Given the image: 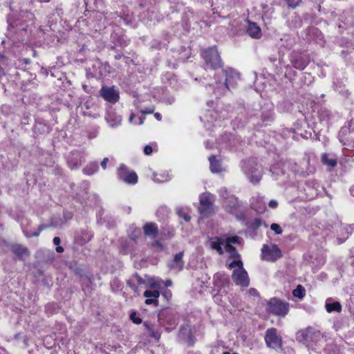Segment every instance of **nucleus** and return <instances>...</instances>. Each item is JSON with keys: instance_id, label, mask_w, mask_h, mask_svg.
<instances>
[{"instance_id": "680f3d73", "label": "nucleus", "mask_w": 354, "mask_h": 354, "mask_svg": "<svg viewBox=\"0 0 354 354\" xmlns=\"http://www.w3.org/2000/svg\"><path fill=\"white\" fill-rule=\"evenodd\" d=\"M109 162V158H104L102 161L101 162V167H102V169L104 170H105L106 169V164L107 162Z\"/></svg>"}, {"instance_id": "423d86ee", "label": "nucleus", "mask_w": 354, "mask_h": 354, "mask_svg": "<svg viewBox=\"0 0 354 354\" xmlns=\"http://www.w3.org/2000/svg\"><path fill=\"white\" fill-rule=\"evenodd\" d=\"M178 320V314L172 309H163L160 311L158 315L159 325L164 327L167 332L176 328Z\"/></svg>"}, {"instance_id": "f03ea898", "label": "nucleus", "mask_w": 354, "mask_h": 354, "mask_svg": "<svg viewBox=\"0 0 354 354\" xmlns=\"http://www.w3.org/2000/svg\"><path fill=\"white\" fill-rule=\"evenodd\" d=\"M296 339L306 346L312 347L313 348L314 346H321L326 341L324 334L311 326L297 332Z\"/></svg>"}, {"instance_id": "f8f14e48", "label": "nucleus", "mask_w": 354, "mask_h": 354, "mask_svg": "<svg viewBox=\"0 0 354 354\" xmlns=\"http://www.w3.org/2000/svg\"><path fill=\"white\" fill-rule=\"evenodd\" d=\"M100 93L104 100L109 102L115 104L119 100V91L114 86L111 87L103 86Z\"/></svg>"}, {"instance_id": "37998d69", "label": "nucleus", "mask_w": 354, "mask_h": 354, "mask_svg": "<svg viewBox=\"0 0 354 354\" xmlns=\"http://www.w3.org/2000/svg\"><path fill=\"white\" fill-rule=\"evenodd\" d=\"M270 229L275 232L276 234H281L282 233V229L279 225L277 223H272L270 225Z\"/></svg>"}, {"instance_id": "0e129e2a", "label": "nucleus", "mask_w": 354, "mask_h": 354, "mask_svg": "<svg viewBox=\"0 0 354 354\" xmlns=\"http://www.w3.org/2000/svg\"><path fill=\"white\" fill-rule=\"evenodd\" d=\"M153 180L154 182L156 183H162L164 181H167V179H165V180H161L160 178H158L157 177V174H154L153 175Z\"/></svg>"}, {"instance_id": "4468645a", "label": "nucleus", "mask_w": 354, "mask_h": 354, "mask_svg": "<svg viewBox=\"0 0 354 354\" xmlns=\"http://www.w3.org/2000/svg\"><path fill=\"white\" fill-rule=\"evenodd\" d=\"M292 66L298 70H304L309 63L308 57L301 54H294L290 59Z\"/></svg>"}, {"instance_id": "c85d7f7f", "label": "nucleus", "mask_w": 354, "mask_h": 354, "mask_svg": "<svg viewBox=\"0 0 354 354\" xmlns=\"http://www.w3.org/2000/svg\"><path fill=\"white\" fill-rule=\"evenodd\" d=\"M210 163V170L212 173H218L221 171V167L219 161L216 159L215 156H212L209 158Z\"/></svg>"}, {"instance_id": "774afa93", "label": "nucleus", "mask_w": 354, "mask_h": 354, "mask_svg": "<svg viewBox=\"0 0 354 354\" xmlns=\"http://www.w3.org/2000/svg\"><path fill=\"white\" fill-rule=\"evenodd\" d=\"M56 252L58 253H62L64 252V248L62 246L57 245L56 248Z\"/></svg>"}, {"instance_id": "7c9ffc66", "label": "nucleus", "mask_w": 354, "mask_h": 354, "mask_svg": "<svg viewBox=\"0 0 354 354\" xmlns=\"http://www.w3.org/2000/svg\"><path fill=\"white\" fill-rule=\"evenodd\" d=\"M294 297L303 299L306 296V290L301 285H298L295 290L292 291Z\"/></svg>"}, {"instance_id": "6ab92c4d", "label": "nucleus", "mask_w": 354, "mask_h": 354, "mask_svg": "<svg viewBox=\"0 0 354 354\" xmlns=\"http://www.w3.org/2000/svg\"><path fill=\"white\" fill-rule=\"evenodd\" d=\"M223 205L227 212L232 214L239 207L238 199L234 196L226 197L225 200L223 201Z\"/></svg>"}, {"instance_id": "9d476101", "label": "nucleus", "mask_w": 354, "mask_h": 354, "mask_svg": "<svg viewBox=\"0 0 354 354\" xmlns=\"http://www.w3.org/2000/svg\"><path fill=\"white\" fill-rule=\"evenodd\" d=\"M213 195L209 193H203L200 195V207L198 208L199 212L204 216H208L212 211V199Z\"/></svg>"}, {"instance_id": "ea45409f", "label": "nucleus", "mask_w": 354, "mask_h": 354, "mask_svg": "<svg viewBox=\"0 0 354 354\" xmlns=\"http://www.w3.org/2000/svg\"><path fill=\"white\" fill-rule=\"evenodd\" d=\"M144 296L145 297H150V298H154V299H158V298L160 296V292L157 290H147L144 292Z\"/></svg>"}, {"instance_id": "6e6d98bb", "label": "nucleus", "mask_w": 354, "mask_h": 354, "mask_svg": "<svg viewBox=\"0 0 354 354\" xmlns=\"http://www.w3.org/2000/svg\"><path fill=\"white\" fill-rule=\"evenodd\" d=\"M263 121H270L272 119V113L269 111L266 115H262Z\"/></svg>"}, {"instance_id": "0eeeda50", "label": "nucleus", "mask_w": 354, "mask_h": 354, "mask_svg": "<svg viewBox=\"0 0 354 354\" xmlns=\"http://www.w3.org/2000/svg\"><path fill=\"white\" fill-rule=\"evenodd\" d=\"M266 310L274 315L284 317L289 311V304L277 298H272L267 304Z\"/></svg>"}, {"instance_id": "4d7b16f0", "label": "nucleus", "mask_w": 354, "mask_h": 354, "mask_svg": "<svg viewBox=\"0 0 354 354\" xmlns=\"http://www.w3.org/2000/svg\"><path fill=\"white\" fill-rule=\"evenodd\" d=\"M153 111H154V108L153 106L146 108V109L141 110V113H144V114H150V113H153Z\"/></svg>"}, {"instance_id": "de8ad7c7", "label": "nucleus", "mask_w": 354, "mask_h": 354, "mask_svg": "<svg viewBox=\"0 0 354 354\" xmlns=\"http://www.w3.org/2000/svg\"><path fill=\"white\" fill-rule=\"evenodd\" d=\"M83 108H85L86 110L93 108L94 110H95L97 107V106L94 105L91 102L86 101L84 103L82 109Z\"/></svg>"}, {"instance_id": "338daca9", "label": "nucleus", "mask_w": 354, "mask_h": 354, "mask_svg": "<svg viewBox=\"0 0 354 354\" xmlns=\"http://www.w3.org/2000/svg\"><path fill=\"white\" fill-rule=\"evenodd\" d=\"M131 239L134 241H136V239H138V235L136 233H132L130 236Z\"/></svg>"}, {"instance_id": "f3484780", "label": "nucleus", "mask_w": 354, "mask_h": 354, "mask_svg": "<svg viewBox=\"0 0 354 354\" xmlns=\"http://www.w3.org/2000/svg\"><path fill=\"white\" fill-rule=\"evenodd\" d=\"M209 246L212 249L215 250L220 255L224 253L223 246L225 247L224 238L223 237H212L209 241Z\"/></svg>"}, {"instance_id": "4be33fe9", "label": "nucleus", "mask_w": 354, "mask_h": 354, "mask_svg": "<svg viewBox=\"0 0 354 354\" xmlns=\"http://www.w3.org/2000/svg\"><path fill=\"white\" fill-rule=\"evenodd\" d=\"M322 162L329 167H335L337 165V157L334 154L324 153L321 157Z\"/></svg>"}, {"instance_id": "5701e85b", "label": "nucleus", "mask_w": 354, "mask_h": 354, "mask_svg": "<svg viewBox=\"0 0 354 354\" xmlns=\"http://www.w3.org/2000/svg\"><path fill=\"white\" fill-rule=\"evenodd\" d=\"M326 310L328 313L332 312L340 313L342 311V305L339 301H333L331 298H328L325 304Z\"/></svg>"}, {"instance_id": "3c124183", "label": "nucleus", "mask_w": 354, "mask_h": 354, "mask_svg": "<svg viewBox=\"0 0 354 354\" xmlns=\"http://www.w3.org/2000/svg\"><path fill=\"white\" fill-rule=\"evenodd\" d=\"M130 317H131V319L132 320V322H133L134 324H141V322H142V319H141V318H140V317H136V313H132L130 315Z\"/></svg>"}, {"instance_id": "412c9836", "label": "nucleus", "mask_w": 354, "mask_h": 354, "mask_svg": "<svg viewBox=\"0 0 354 354\" xmlns=\"http://www.w3.org/2000/svg\"><path fill=\"white\" fill-rule=\"evenodd\" d=\"M144 232L146 236H151L152 239L157 237L158 228L156 224L153 223H147L143 227Z\"/></svg>"}, {"instance_id": "473e14b6", "label": "nucleus", "mask_w": 354, "mask_h": 354, "mask_svg": "<svg viewBox=\"0 0 354 354\" xmlns=\"http://www.w3.org/2000/svg\"><path fill=\"white\" fill-rule=\"evenodd\" d=\"M319 116L321 120H329L332 117L331 111L327 109H322L319 111Z\"/></svg>"}, {"instance_id": "864d4df0", "label": "nucleus", "mask_w": 354, "mask_h": 354, "mask_svg": "<svg viewBox=\"0 0 354 354\" xmlns=\"http://www.w3.org/2000/svg\"><path fill=\"white\" fill-rule=\"evenodd\" d=\"M158 303V299H154V298L147 297V299L145 300V304H147V305L153 304L156 306H157Z\"/></svg>"}, {"instance_id": "2eb2a0df", "label": "nucleus", "mask_w": 354, "mask_h": 354, "mask_svg": "<svg viewBox=\"0 0 354 354\" xmlns=\"http://www.w3.org/2000/svg\"><path fill=\"white\" fill-rule=\"evenodd\" d=\"M252 208L254 209L257 213H263L267 207L266 203L263 196L256 195L252 197L250 200Z\"/></svg>"}, {"instance_id": "e433bc0d", "label": "nucleus", "mask_w": 354, "mask_h": 354, "mask_svg": "<svg viewBox=\"0 0 354 354\" xmlns=\"http://www.w3.org/2000/svg\"><path fill=\"white\" fill-rule=\"evenodd\" d=\"M224 243L225 245L233 246L232 244L240 243V238L237 236H232L224 239Z\"/></svg>"}, {"instance_id": "a878e982", "label": "nucleus", "mask_w": 354, "mask_h": 354, "mask_svg": "<svg viewBox=\"0 0 354 354\" xmlns=\"http://www.w3.org/2000/svg\"><path fill=\"white\" fill-rule=\"evenodd\" d=\"M12 250L19 257H23L24 256L29 255L28 249L19 244H15L12 245Z\"/></svg>"}, {"instance_id": "dca6fc26", "label": "nucleus", "mask_w": 354, "mask_h": 354, "mask_svg": "<svg viewBox=\"0 0 354 354\" xmlns=\"http://www.w3.org/2000/svg\"><path fill=\"white\" fill-rule=\"evenodd\" d=\"M93 237V234L91 231L82 230L77 232L75 236V243L83 245L88 243Z\"/></svg>"}, {"instance_id": "bf43d9fd", "label": "nucleus", "mask_w": 354, "mask_h": 354, "mask_svg": "<svg viewBox=\"0 0 354 354\" xmlns=\"http://www.w3.org/2000/svg\"><path fill=\"white\" fill-rule=\"evenodd\" d=\"M153 151L152 147L149 145H147L144 148V152L146 155H150Z\"/></svg>"}, {"instance_id": "cd10ccee", "label": "nucleus", "mask_w": 354, "mask_h": 354, "mask_svg": "<svg viewBox=\"0 0 354 354\" xmlns=\"http://www.w3.org/2000/svg\"><path fill=\"white\" fill-rule=\"evenodd\" d=\"M98 170V164L97 162H92L88 163L84 169L83 173L86 175H93Z\"/></svg>"}, {"instance_id": "2f4dec72", "label": "nucleus", "mask_w": 354, "mask_h": 354, "mask_svg": "<svg viewBox=\"0 0 354 354\" xmlns=\"http://www.w3.org/2000/svg\"><path fill=\"white\" fill-rule=\"evenodd\" d=\"M46 227H47L46 225L41 224V225H40L39 226V227H38L37 231H35L33 232H29L24 230L23 232H24V235L27 238L37 237V236H38L40 234L42 230H44V229H46Z\"/></svg>"}, {"instance_id": "f257e3e1", "label": "nucleus", "mask_w": 354, "mask_h": 354, "mask_svg": "<svg viewBox=\"0 0 354 354\" xmlns=\"http://www.w3.org/2000/svg\"><path fill=\"white\" fill-rule=\"evenodd\" d=\"M222 73L225 77L224 80H216V87L212 88V85L206 86L212 90L216 97L223 95L226 90L230 91L234 88L240 80V74L232 68H227L222 70Z\"/></svg>"}, {"instance_id": "13d9d810", "label": "nucleus", "mask_w": 354, "mask_h": 354, "mask_svg": "<svg viewBox=\"0 0 354 354\" xmlns=\"http://www.w3.org/2000/svg\"><path fill=\"white\" fill-rule=\"evenodd\" d=\"M248 294L250 296L252 297H257L259 295V292L255 288H250L248 290Z\"/></svg>"}, {"instance_id": "9b49d317", "label": "nucleus", "mask_w": 354, "mask_h": 354, "mask_svg": "<svg viewBox=\"0 0 354 354\" xmlns=\"http://www.w3.org/2000/svg\"><path fill=\"white\" fill-rule=\"evenodd\" d=\"M118 177L128 184L134 185L138 182L136 173L130 171L124 164L120 165L118 169Z\"/></svg>"}, {"instance_id": "aec40b11", "label": "nucleus", "mask_w": 354, "mask_h": 354, "mask_svg": "<svg viewBox=\"0 0 354 354\" xmlns=\"http://www.w3.org/2000/svg\"><path fill=\"white\" fill-rule=\"evenodd\" d=\"M183 252H180L174 256V259L169 263L168 266L170 269L176 270L180 271L184 267V261L183 260Z\"/></svg>"}, {"instance_id": "b1692460", "label": "nucleus", "mask_w": 354, "mask_h": 354, "mask_svg": "<svg viewBox=\"0 0 354 354\" xmlns=\"http://www.w3.org/2000/svg\"><path fill=\"white\" fill-rule=\"evenodd\" d=\"M247 32L254 39H259L261 36V28L254 22H249Z\"/></svg>"}, {"instance_id": "ddd939ff", "label": "nucleus", "mask_w": 354, "mask_h": 354, "mask_svg": "<svg viewBox=\"0 0 354 354\" xmlns=\"http://www.w3.org/2000/svg\"><path fill=\"white\" fill-rule=\"evenodd\" d=\"M84 162L83 155L77 151H71L67 158V164L71 169H77Z\"/></svg>"}, {"instance_id": "4c0bfd02", "label": "nucleus", "mask_w": 354, "mask_h": 354, "mask_svg": "<svg viewBox=\"0 0 354 354\" xmlns=\"http://www.w3.org/2000/svg\"><path fill=\"white\" fill-rule=\"evenodd\" d=\"M225 248L226 252L227 253H229L230 256L232 258L239 259V258L240 255H239L238 251L236 250V249L234 246L225 245Z\"/></svg>"}, {"instance_id": "052dcab7", "label": "nucleus", "mask_w": 354, "mask_h": 354, "mask_svg": "<svg viewBox=\"0 0 354 354\" xmlns=\"http://www.w3.org/2000/svg\"><path fill=\"white\" fill-rule=\"evenodd\" d=\"M268 205L270 208H276L278 205V203L275 200H271L269 202Z\"/></svg>"}, {"instance_id": "bb28decb", "label": "nucleus", "mask_w": 354, "mask_h": 354, "mask_svg": "<svg viewBox=\"0 0 354 354\" xmlns=\"http://www.w3.org/2000/svg\"><path fill=\"white\" fill-rule=\"evenodd\" d=\"M263 225L266 228L268 227V225L261 219L258 218H255L248 223V227L253 230H255Z\"/></svg>"}, {"instance_id": "69168bd1", "label": "nucleus", "mask_w": 354, "mask_h": 354, "mask_svg": "<svg viewBox=\"0 0 354 354\" xmlns=\"http://www.w3.org/2000/svg\"><path fill=\"white\" fill-rule=\"evenodd\" d=\"M61 243V239L56 236L53 239V243L55 245H59Z\"/></svg>"}, {"instance_id": "c756f323", "label": "nucleus", "mask_w": 354, "mask_h": 354, "mask_svg": "<svg viewBox=\"0 0 354 354\" xmlns=\"http://www.w3.org/2000/svg\"><path fill=\"white\" fill-rule=\"evenodd\" d=\"M85 4L90 8L97 10L104 6V0H85Z\"/></svg>"}, {"instance_id": "a18cd8bd", "label": "nucleus", "mask_w": 354, "mask_h": 354, "mask_svg": "<svg viewBox=\"0 0 354 354\" xmlns=\"http://www.w3.org/2000/svg\"><path fill=\"white\" fill-rule=\"evenodd\" d=\"M134 279L136 281V283H138V286L141 285H146V281L143 279L140 276H139L138 274H133Z\"/></svg>"}, {"instance_id": "393cba45", "label": "nucleus", "mask_w": 354, "mask_h": 354, "mask_svg": "<svg viewBox=\"0 0 354 354\" xmlns=\"http://www.w3.org/2000/svg\"><path fill=\"white\" fill-rule=\"evenodd\" d=\"M178 337L185 342H189L192 339L191 329L188 325H183L180 326L178 333Z\"/></svg>"}, {"instance_id": "79ce46f5", "label": "nucleus", "mask_w": 354, "mask_h": 354, "mask_svg": "<svg viewBox=\"0 0 354 354\" xmlns=\"http://www.w3.org/2000/svg\"><path fill=\"white\" fill-rule=\"evenodd\" d=\"M152 247L156 248V250L158 252H161L165 250L164 245L161 243L160 241H156L152 243Z\"/></svg>"}, {"instance_id": "603ef678", "label": "nucleus", "mask_w": 354, "mask_h": 354, "mask_svg": "<svg viewBox=\"0 0 354 354\" xmlns=\"http://www.w3.org/2000/svg\"><path fill=\"white\" fill-rule=\"evenodd\" d=\"M84 115L93 118H97L100 116L99 113H92L91 111H84Z\"/></svg>"}, {"instance_id": "a211bd4d", "label": "nucleus", "mask_w": 354, "mask_h": 354, "mask_svg": "<svg viewBox=\"0 0 354 354\" xmlns=\"http://www.w3.org/2000/svg\"><path fill=\"white\" fill-rule=\"evenodd\" d=\"M106 122L111 127H116L120 125L122 117L113 111H109L105 117Z\"/></svg>"}, {"instance_id": "6e6552de", "label": "nucleus", "mask_w": 354, "mask_h": 354, "mask_svg": "<svg viewBox=\"0 0 354 354\" xmlns=\"http://www.w3.org/2000/svg\"><path fill=\"white\" fill-rule=\"evenodd\" d=\"M261 256L264 260L274 262L282 257V252L276 244H264L261 248Z\"/></svg>"}, {"instance_id": "58836bf2", "label": "nucleus", "mask_w": 354, "mask_h": 354, "mask_svg": "<svg viewBox=\"0 0 354 354\" xmlns=\"http://www.w3.org/2000/svg\"><path fill=\"white\" fill-rule=\"evenodd\" d=\"M325 351L328 354H339V350L336 344H328L325 348Z\"/></svg>"}, {"instance_id": "72a5a7b5", "label": "nucleus", "mask_w": 354, "mask_h": 354, "mask_svg": "<svg viewBox=\"0 0 354 354\" xmlns=\"http://www.w3.org/2000/svg\"><path fill=\"white\" fill-rule=\"evenodd\" d=\"M213 279L214 286L217 287L222 286L225 281L224 275L220 273L215 274Z\"/></svg>"}, {"instance_id": "1a4fd4ad", "label": "nucleus", "mask_w": 354, "mask_h": 354, "mask_svg": "<svg viewBox=\"0 0 354 354\" xmlns=\"http://www.w3.org/2000/svg\"><path fill=\"white\" fill-rule=\"evenodd\" d=\"M265 342L266 345L271 348L277 350L281 348V338L277 334V329L268 328L266 332Z\"/></svg>"}, {"instance_id": "20e7f679", "label": "nucleus", "mask_w": 354, "mask_h": 354, "mask_svg": "<svg viewBox=\"0 0 354 354\" xmlns=\"http://www.w3.org/2000/svg\"><path fill=\"white\" fill-rule=\"evenodd\" d=\"M201 57L207 68L216 70L223 66V62L216 46L203 50Z\"/></svg>"}, {"instance_id": "a19ab883", "label": "nucleus", "mask_w": 354, "mask_h": 354, "mask_svg": "<svg viewBox=\"0 0 354 354\" xmlns=\"http://www.w3.org/2000/svg\"><path fill=\"white\" fill-rule=\"evenodd\" d=\"M208 116L212 119V121L224 119L223 116L218 115V113L214 111H208V113L206 114V117Z\"/></svg>"}, {"instance_id": "7ed1b4c3", "label": "nucleus", "mask_w": 354, "mask_h": 354, "mask_svg": "<svg viewBox=\"0 0 354 354\" xmlns=\"http://www.w3.org/2000/svg\"><path fill=\"white\" fill-rule=\"evenodd\" d=\"M228 268L234 269L232 278L236 285L245 288L249 286L250 279L241 259L234 260L229 263Z\"/></svg>"}, {"instance_id": "5fc2aeb1", "label": "nucleus", "mask_w": 354, "mask_h": 354, "mask_svg": "<svg viewBox=\"0 0 354 354\" xmlns=\"http://www.w3.org/2000/svg\"><path fill=\"white\" fill-rule=\"evenodd\" d=\"M111 286L112 288H113L114 286H115L118 290L121 288V284L119 280H118L117 279H114L113 280L111 281Z\"/></svg>"}, {"instance_id": "8fccbe9b", "label": "nucleus", "mask_w": 354, "mask_h": 354, "mask_svg": "<svg viewBox=\"0 0 354 354\" xmlns=\"http://www.w3.org/2000/svg\"><path fill=\"white\" fill-rule=\"evenodd\" d=\"M128 44L127 41L125 40V39L122 37L115 42V46H120L122 47L127 46Z\"/></svg>"}, {"instance_id": "f704fd0d", "label": "nucleus", "mask_w": 354, "mask_h": 354, "mask_svg": "<svg viewBox=\"0 0 354 354\" xmlns=\"http://www.w3.org/2000/svg\"><path fill=\"white\" fill-rule=\"evenodd\" d=\"M176 213L179 217L183 218L186 222H188L191 219V216L184 207L176 208Z\"/></svg>"}, {"instance_id": "c03bdc74", "label": "nucleus", "mask_w": 354, "mask_h": 354, "mask_svg": "<svg viewBox=\"0 0 354 354\" xmlns=\"http://www.w3.org/2000/svg\"><path fill=\"white\" fill-rule=\"evenodd\" d=\"M288 6L292 8H296L301 1V0H286Z\"/></svg>"}, {"instance_id": "c9c22d12", "label": "nucleus", "mask_w": 354, "mask_h": 354, "mask_svg": "<svg viewBox=\"0 0 354 354\" xmlns=\"http://www.w3.org/2000/svg\"><path fill=\"white\" fill-rule=\"evenodd\" d=\"M127 284L129 287L136 293L138 295H140V290L138 289V285L134 279L133 275L127 281Z\"/></svg>"}, {"instance_id": "e2e57ef3", "label": "nucleus", "mask_w": 354, "mask_h": 354, "mask_svg": "<svg viewBox=\"0 0 354 354\" xmlns=\"http://www.w3.org/2000/svg\"><path fill=\"white\" fill-rule=\"evenodd\" d=\"M165 102L169 104H171L175 102V98L173 96L169 97L165 99Z\"/></svg>"}, {"instance_id": "49530a36", "label": "nucleus", "mask_w": 354, "mask_h": 354, "mask_svg": "<svg viewBox=\"0 0 354 354\" xmlns=\"http://www.w3.org/2000/svg\"><path fill=\"white\" fill-rule=\"evenodd\" d=\"M219 195L221 197H222L224 201L225 200L226 197H229V194L227 192V190L225 187H222L218 191Z\"/></svg>"}, {"instance_id": "39448f33", "label": "nucleus", "mask_w": 354, "mask_h": 354, "mask_svg": "<svg viewBox=\"0 0 354 354\" xmlns=\"http://www.w3.org/2000/svg\"><path fill=\"white\" fill-rule=\"evenodd\" d=\"M241 169L252 184H257L260 181L262 172L255 159L243 161Z\"/></svg>"}, {"instance_id": "09e8293b", "label": "nucleus", "mask_w": 354, "mask_h": 354, "mask_svg": "<svg viewBox=\"0 0 354 354\" xmlns=\"http://www.w3.org/2000/svg\"><path fill=\"white\" fill-rule=\"evenodd\" d=\"M149 330L150 331V337L158 341L160 338V333H159L158 331L152 330L151 328H149Z\"/></svg>"}]
</instances>
